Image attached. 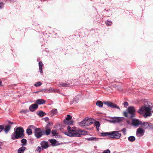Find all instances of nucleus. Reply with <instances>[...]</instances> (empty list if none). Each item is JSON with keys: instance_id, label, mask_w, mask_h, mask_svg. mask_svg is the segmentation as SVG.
Instances as JSON below:
<instances>
[{"instance_id": "nucleus-1", "label": "nucleus", "mask_w": 153, "mask_h": 153, "mask_svg": "<svg viewBox=\"0 0 153 153\" xmlns=\"http://www.w3.org/2000/svg\"><path fill=\"white\" fill-rule=\"evenodd\" d=\"M14 132L11 135V139L13 140L23 138L24 137V129L21 126L15 127L14 128Z\"/></svg>"}, {"instance_id": "nucleus-2", "label": "nucleus", "mask_w": 153, "mask_h": 153, "mask_svg": "<svg viewBox=\"0 0 153 153\" xmlns=\"http://www.w3.org/2000/svg\"><path fill=\"white\" fill-rule=\"evenodd\" d=\"M152 107L149 105H147L145 106L142 107L140 108L138 111V112L140 114H142L145 112L144 114V117L146 118L147 117L150 116L152 114L151 110Z\"/></svg>"}, {"instance_id": "nucleus-3", "label": "nucleus", "mask_w": 153, "mask_h": 153, "mask_svg": "<svg viewBox=\"0 0 153 153\" xmlns=\"http://www.w3.org/2000/svg\"><path fill=\"white\" fill-rule=\"evenodd\" d=\"M127 112H124V115L126 117L132 118L135 116L136 110L134 106H129L127 108Z\"/></svg>"}, {"instance_id": "nucleus-4", "label": "nucleus", "mask_w": 153, "mask_h": 153, "mask_svg": "<svg viewBox=\"0 0 153 153\" xmlns=\"http://www.w3.org/2000/svg\"><path fill=\"white\" fill-rule=\"evenodd\" d=\"M67 130L68 131L64 133L65 135L70 137H76L74 134L77 133L78 129L76 130V127H74L71 128L70 126H68L67 127Z\"/></svg>"}, {"instance_id": "nucleus-5", "label": "nucleus", "mask_w": 153, "mask_h": 153, "mask_svg": "<svg viewBox=\"0 0 153 153\" xmlns=\"http://www.w3.org/2000/svg\"><path fill=\"white\" fill-rule=\"evenodd\" d=\"M41 146H38L36 150V151L40 153L41 150H43L44 149H47L49 147L48 143L45 141H42L40 143Z\"/></svg>"}, {"instance_id": "nucleus-6", "label": "nucleus", "mask_w": 153, "mask_h": 153, "mask_svg": "<svg viewBox=\"0 0 153 153\" xmlns=\"http://www.w3.org/2000/svg\"><path fill=\"white\" fill-rule=\"evenodd\" d=\"M34 133L35 136L38 139L40 138L44 135V130L41 129L40 128H35Z\"/></svg>"}, {"instance_id": "nucleus-7", "label": "nucleus", "mask_w": 153, "mask_h": 153, "mask_svg": "<svg viewBox=\"0 0 153 153\" xmlns=\"http://www.w3.org/2000/svg\"><path fill=\"white\" fill-rule=\"evenodd\" d=\"M110 138H114L116 139H119L121 136V133L118 131H115L111 132Z\"/></svg>"}, {"instance_id": "nucleus-8", "label": "nucleus", "mask_w": 153, "mask_h": 153, "mask_svg": "<svg viewBox=\"0 0 153 153\" xmlns=\"http://www.w3.org/2000/svg\"><path fill=\"white\" fill-rule=\"evenodd\" d=\"M72 117L70 115H68L67 117L64 120V123L65 124L68 125H72L74 121L73 120H71Z\"/></svg>"}, {"instance_id": "nucleus-9", "label": "nucleus", "mask_w": 153, "mask_h": 153, "mask_svg": "<svg viewBox=\"0 0 153 153\" xmlns=\"http://www.w3.org/2000/svg\"><path fill=\"white\" fill-rule=\"evenodd\" d=\"M123 120L122 118L118 117H114L111 118L109 121L110 122L113 123H119Z\"/></svg>"}, {"instance_id": "nucleus-10", "label": "nucleus", "mask_w": 153, "mask_h": 153, "mask_svg": "<svg viewBox=\"0 0 153 153\" xmlns=\"http://www.w3.org/2000/svg\"><path fill=\"white\" fill-rule=\"evenodd\" d=\"M142 127L148 129H153V125L151 123L147 122H143V123Z\"/></svg>"}, {"instance_id": "nucleus-11", "label": "nucleus", "mask_w": 153, "mask_h": 153, "mask_svg": "<svg viewBox=\"0 0 153 153\" xmlns=\"http://www.w3.org/2000/svg\"><path fill=\"white\" fill-rule=\"evenodd\" d=\"M104 104L108 107H109L113 108H116L119 110H120V107L116 104L114 103L110 102H103Z\"/></svg>"}, {"instance_id": "nucleus-12", "label": "nucleus", "mask_w": 153, "mask_h": 153, "mask_svg": "<svg viewBox=\"0 0 153 153\" xmlns=\"http://www.w3.org/2000/svg\"><path fill=\"white\" fill-rule=\"evenodd\" d=\"M87 134V132L84 130H78L77 133L74 134V135L76 137H81L82 135H86Z\"/></svg>"}, {"instance_id": "nucleus-13", "label": "nucleus", "mask_w": 153, "mask_h": 153, "mask_svg": "<svg viewBox=\"0 0 153 153\" xmlns=\"http://www.w3.org/2000/svg\"><path fill=\"white\" fill-rule=\"evenodd\" d=\"M143 123L142 122L137 119H133L132 121V125L135 126H138L140 125H141L142 126Z\"/></svg>"}, {"instance_id": "nucleus-14", "label": "nucleus", "mask_w": 153, "mask_h": 153, "mask_svg": "<svg viewBox=\"0 0 153 153\" xmlns=\"http://www.w3.org/2000/svg\"><path fill=\"white\" fill-rule=\"evenodd\" d=\"M145 132V131L141 128H139L137 129L136 131V134L138 137L143 136Z\"/></svg>"}, {"instance_id": "nucleus-15", "label": "nucleus", "mask_w": 153, "mask_h": 153, "mask_svg": "<svg viewBox=\"0 0 153 153\" xmlns=\"http://www.w3.org/2000/svg\"><path fill=\"white\" fill-rule=\"evenodd\" d=\"M85 126H88L92 124L94 121V120L91 118H85Z\"/></svg>"}, {"instance_id": "nucleus-16", "label": "nucleus", "mask_w": 153, "mask_h": 153, "mask_svg": "<svg viewBox=\"0 0 153 153\" xmlns=\"http://www.w3.org/2000/svg\"><path fill=\"white\" fill-rule=\"evenodd\" d=\"M38 107V105L36 104H32L29 106V109L31 111L33 112L36 110Z\"/></svg>"}, {"instance_id": "nucleus-17", "label": "nucleus", "mask_w": 153, "mask_h": 153, "mask_svg": "<svg viewBox=\"0 0 153 153\" xmlns=\"http://www.w3.org/2000/svg\"><path fill=\"white\" fill-rule=\"evenodd\" d=\"M11 126L10 125H6L4 127V130L5 133L7 134L11 129Z\"/></svg>"}, {"instance_id": "nucleus-18", "label": "nucleus", "mask_w": 153, "mask_h": 153, "mask_svg": "<svg viewBox=\"0 0 153 153\" xmlns=\"http://www.w3.org/2000/svg\"><path fill=\"white\" fill-rule=\"evenodd\" d=\"M50 143L53 146H55L58 145V142L55 139H52L50 140Z\"/></svg>"}, {"instance_id": "nucleus-19", "label": "nucleus", "mask_w": 153, "mask_h": 153, "mask_svg": "<svg viewBox=\"0 0 153 153\" xmlns=\"http://www.w3.org/2000/svg\"><path fill=\"white\" fill-rule=\"evenodd\" d=\"M51 129L50 128H48L47 126L45 127V130H44V134H45L46 135L48 136L49 135L51 132Z\"/></svg>"}, {"instance_id": "nucleus-20", "label": "nucleus", "mask_w": 153, "mask_h": 153, "mask_svg": "<svg viewBox=\"0 0 153 153\" xmlns=\"http://www.w3.org/2000/svg\"><path fill=\"white\" fill-rule=\"evenodd\" d=\"M58 85L59 86L68 87L70 86V85L66 82H62L59 83Z\"/></svg>"}, {"instance_id": "nucleus-21", "label": "nucleus", "mask_w": 153, "mask_h": 153, "mask_svg": "<svg viewBox=\"0 0 153 153\" xmlns=\"http://www.w3.org/2000/svg\"><path fill=\"white\" fill-rule=\"evenodd\" d=\"M45 102V101L42 99H38L36 101V103L39 105L44 104Z\"/></svg>"}, {"instance_id": "nucleus-22", "label": "nucleus", "mask_w": 153, "mask_h": 153, "mask_svg": "<svg viewBox=\"0 0 153 153\" xmlns=\"http://www.w3.org/2000/svg\"><path fill=\"white\" fill-rule=\"evenodd\" d=\"M43 65V64H42V62L40 61L39 62V72L41 73H43L42 68V67Z\"/></svg>"}, {"instance_id": "nucleus-23", "label": "nucleus", "mask_w": 153, "mask_h": 153, "mask_svg": "<svg viewBox=\"0 0 153 153\" xmlns=\"http://www.w3.org/2000/svg\"><path fill=\"white\" fill-rule=\"evenodd\" d=\"M88 141H97L99 139L96 137H89L88 138H87L86 139Z\"/></svg>"}, {"instance_id": "nucleus-24", "label": "nucleus", "mask_w": 153, "mask_h": 153, "mask_svg": "<svg viewBox=\"0 0 153 153\" xmlns=\"http://www.w3.org/2000/svg\"><path fill=\"white\" fill-rule=\"evenodd\" d=\"M25 149L26 148L25 147L22 146L18 150V153H23Z\"/></svg>"}, {"instance_id": "nucleus-25", "label": "nucleus", "mask_w": 153, "mask_h": 153, "mask_svg": "<svg viewBox=\"0 0 153 153\" xmlns=\"http://www.w3.org/2000/svg\"><path fill=\"white\" fill-rule=\"evenodd\" d=\"M96 105L100 108H102L103 107V103L100 101H97L96 102Z\"/></svg>"}, {"instance_id": "nucleus-26", "label": "nucleus", "mask_w": 153, "mask_h": 153, "mask_svg": "<svg viewBox=\"0 0 153 153\" xmlns=\"http://www.w3.org/2000/svg\"><path fill=\"white\" fill-rule=\"evenodd\" d=\"M94 126L96 127L97 131H99V128L100 126V123L99 121H97L94 123Z\"/></svg>"}, {"instance_id": "nucleus-27", "label": "nucleus", "mask_w": 153, "mask_h": 153, "mask_svg": "<svg viewBox=\"0 0 153 153\" xmlns=\"http://www.w3.org/2000/svg\"><path fill=\"white\" fill-rule=\"evenodd\" d=\"M128 140L131 142H133L135 140V138L134 136H131L128 137Z\"/></svg>"}, {"instance_id": "nucleus-28", "label": "nucleus", "mask_w": 153, "mask_h": 153, "mask_svg": "<svg viewBox=\"0 0 153 153\" xmlns=\"http://www.w3.org/2000/svg\"><path fill=\"white\" fill-rule=\"evenodd\" d=\"M26 133L27 135H30L32 133V131L31 128H28L26 130Z\"/></svg>"}, {"instance_id": "nucleus-29", "label": "nucleus", "mask_w": 153, "mask_h": 153, "mask_svg": "<svg viewBox=\"0 0 153 153\" xmlns=\"http://www.w3.org/2000/svg\"><path fill=\"white\" fill-rule=\"evenodd\" d=\"M45 114V113L43 111H40L38 113H37V114L38 115L39 117H42L44 116Z\"/></svg>"}, {"instance_id": "nucleus-30", "label": "nucleus", "mask_w": 153, "mask_h": 153, "mask_svg": "<svg viewBox=\"0 0 153 153\" xmlns=\"http://www.w3.org/2000/svg\"><path fill=\"white\" fill-rule=\"evenodd\" d=\"M111 132H106L105 133H102V136H109V137H110L111 135Z\"/></svg>"}, {"instance_id": "nucleus-31", "label": "nucleus", "mask_w": 153, "mask_h": 153, "mask_svg": "<svg viewBox=\"0 0 153 153\" xmlns=\"http://www.w3.org/2000/svg\"><path fill=\"white\" fill-rule=\"evenodd\" d=\"M21 142L22 143V145L25 146L26 145L27 140L26 139H23L21 140Z\"/></svg>"}, {"instance_id": "nucleus-32", "label": "nucleus", "mask_w": 153, "mask_h": 153, "mask_svg": "<svg viewBox=\"0 0 153 153\" xmlns=\"http://www.w3.org/2000/svg\"><path fill=\"white\" fill-rule=\"evenodd\" d=\"M79 125L81 126H85V120L79 122Z\"/></svg>"}, {"instance_id": "nucleus-33", "label": "nucleus", "mask_w": 153, "mask_h": 153, "mask_svg": "<svg viewBox=\"0 0 153 153\" xmlns=\"http://www.w3.org/2000/svg\"><path fill=\"white\" fill-rule=\"evenodd\" d=\"M51 113H52L53 114H56L57 113V109H55V108L51 110Z\"/></svg>"}, {"instance_id": "nucleus-34", "label": "nucleus", "mask_w": 153, "mask_h": 153, "mask_svg": "<svg viewBox=\"0 0 153 153\" xmlns=\"http://www.w3.org/2000/svg\"><path fill=\"white\" fill-rule=\"evenodd\" d=\"M51 133L53 135V136H55L57 134V131L55 130H52L51 131Z\"/></svg>"}, {"instance_id": "nucleus-35", "label": "nucleus", "mask_w": 153, "mask_h": 153, "mask_svg": "<svg viewBox=\"0 0 153 153\" xmlns=\"http://www.w3.org/2000/svg\"><path fill=\"white\" fill-rule=\"evenodd\" d=\"M28 112L29 111L27 110H22L20 111V113H23L25 114H27Z\"/></svg>"}, {"instance_id": "nucleus-36", "label": "nucleus", "mask_w": 153, "mask_h": 153, "mask_svg": "<svg viewBox=\"0 0 153 153\" xmlns=\"http://www.w3.org/2000/svg\"><path fill=\"white\" fill-rule=\"evenodd\" d=\"M42 84V83L40 82H38L34 84V86L36 87H38L40 86Z\"/></svg>"}, {"instance_id": "nucleus-37", "label": "nucleus", "mask_w": 153, "mask_h": 153, "mask_svg": "<svg viewBox=\"0 0 153 153\" xmlns=\"http://www.w3.org/2000/svg\"><path fill=\"white\" fill-rule=\"evenodd\" d=\"M112 23V22L111 21H107L105 22V24L106 25L108 26L111 25Z\"/></svg>"}, {"instance_id": "nucleus-38", "label": "nucleus", "mask_w": 153, "mask_h": 153, "mask_svg": "<svg viewBox=\"0 0 153 153\" xmlns=\"http://www.w3.org/2000/svg\"><path fill=\"white\" fill-rule=\"evenodd\" d=\"M4 129V126L3 125H0V132H1Z\"/></svg>"}, {"instance_id": "nucleus-39", "label": "nucleus", "mask_w": 153, "mask_h": 153, "mask_svg": "<svg viewBox=\"0 0 153 153\" xmlns=\"http://www.w3.org/2000/svg\"><path fill=\"white\" fill-rule=\"evenodd\" d=\"M28 128H31H31L34 129V130H35V128H36V127H35V126L33 125L29 126H28Z\"/></svg>"}, {"instance_id": "nucleus-40", "label": "nucleus", "mask_w": 153, "mask_h": 153, "mask_svg": "<svg viewBox=\"0 0 153 153\" xmlns=\"http://www.w3.org/2000/svg\"><path fill=\"white\" fill-rule=\"evenodd\" d=\"M123 105L124 107H126L128 105V103L127 102H125L124 103Z\"/></svg>"}, {"instance_id": "nucleus-41", "label": "nucleus", "mask_w": 153, "mask_h": 153, "mask_svg": "<svg viewBox=\"0 0 153 153\" xmlns=\"http://www.w3.org/2000/svg\"><path fill=\"white\" fill-rule=\"evenodd\" d=\"M102 153H110V151L109 149H107L104 151Z\"/></svg>"}, {"instance_id": "nucleus-42", "label": "nucleus", "mask_w": 153, "mask_h": 153, "mask_svg": "<svg viewBox=\"0 0 153 153\" xmlns=\"http://www.w3.org/2000/svg\"><path fill=\"white\" fill-rule=\"evenodd\" d=\"M122 131L123 132V134H126V128H123V129H122Z\"/></svg>"}, {"instance_id": "nucleus-43", "label": "nucleus", "mask_w": 153, "mask_h": 153, "mask_svg": "<svg viewBox=\"0 0 153 153\" xmlns=\"http://www.w3.org/2000/svg\"><path fill=\"white\" fill-rule=\"evenodd\" d=\"M4 6V4L3 2H0V9L2 8Z\"/></svg>"}, {"instance_id": "nucleus-44", "label": "nucleus", "mask_w": 153, "mask_h": 153, "mask_svg": "<svg viewBox=\"0 0 153 153\" xmlns=\"http://www.w3.org/2000/svg\"><path fill=\"white\" fill-rule=\"evenodd\" d=\"M8 123L9 125H10V124L12 125V124H14V123L13 122H11L10 121H8Z\"/></svg>"}, {"instance_id": "nucleus-45", "label": "nucleus", "mask_w": 153, "mask_h": 153, "mask_svg": "<svg viewBox=\"0 0 153 153\" xmlns=\"http://www.w3.org/2000/svg\"><path fill=\"white\" fill-rule=\"evenodd\" d=\"M2 83V82L0 81V85H1V84Z\"/></svg>"}, {"instance_id": "nucleus-46", "label": "nucleus", "mask_w": 153, "mask_h": 153, "mask_svg": "<svg viewBox=\"0 0 153 153\" xmlns=\"http://www.w3.org/2000/svg\"><path fill=\"white\" fill-rule=\"evenodd\" d=\"M117 88L118 89H119V88H120V87H119V88H118V87H117Z\"/></svg>"}, {"instance_id": "nucleus-47", "label": "nucleus", "mask_w": 153, "mask_h": 153, "mask_svg": "<svg viewBox=\"0 0 153 153\" xmlns=\"http://www.w3.org/2000/svg\"><path fill=\"white\" fill-rule=\"evenodd\" d=\"M45 118L47 119H48V118Z\"/></svg>"}]
</instances>
